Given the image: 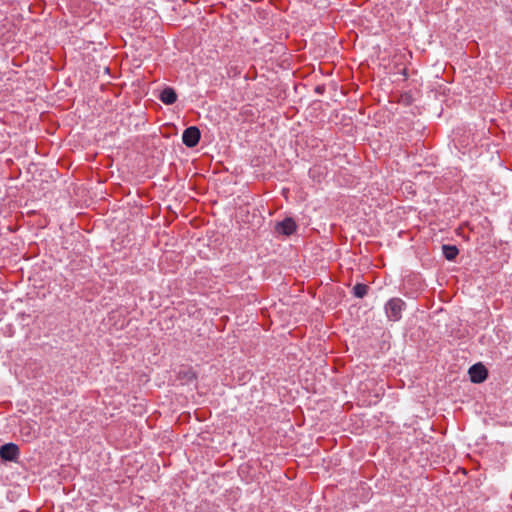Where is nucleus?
I'll return each instance as SVG.
<instances>
[{
	"instance_id": "obj_1",
	"label": "nucleus",
	"mask_w": 512,
	"mask_h": 512,
	"mask_svg": "<svg viewBox=\"0 0 512 512\" xmlns=\"http://www.w3.org/2000/svg\"><path fill=\"white\" fill-rule=\"evenodd\" d=\"M405 306L406 304L401 298L395 297L388 300L384 307L388 320L393 322L399 321Z\"/></svg>"
},
{
	"instance_id": "obj_2",
	"label": "nucleus",
	"mask_w": 512,
	"mask_h": 512,
	"mask_svg": "<svg viewBox=\"0 0 512 512\" xmlns=\"http://www.w3.org/2000/svg\"><path fill=\"white\" fill-rule=\"evenodd\" d=\"M201 133L198 127L190 126L183 131L182 142L189 148L195 147L200 140Z\"/></svg>"
},
{
	"instance_id": "obj_3",
	"label": "nucleus",
	"mask_w": 512,
	"mask_h": 512,
	"mask_svg": "<svg viewBox=\"0 0 512 512\" xmlns=\"http://www.w3.org/2000/svg\"><path fill=\"white\" fill-rule=\"evenodd\" d=\"M19 455V447L14 443H6L0 447V457L4 461L16 462Z\"/></svg>"
},
{
	"instance_id": "obj_4",
	"label": "nucleus",
	"mask_w": 512,
	"mask_h": 512,
	"mask_svg": "<svg viewBox=\"0 0 512 512\" xmlns=\"http://www.w3.org/2000/svg\"><path fill=\"white\" fill-rule=\"evenodd\" d=\"M468 372L473 383H482L488 377V370L481 363L472 365Z\"/></svg>"
},
{
	"instance_id": "obj_5",
	"label": "nucleus",
	"mask_w": 512,
	"mask_h": 512,
	"mask_svg": "<svg viewBox=\"0 0 512 512\" xmlns=\"http://www.w3.org/2000/svg\"><path fill=\"white\" fill-rule=\"evenodd\" d=\"M276 231L283 235H291L296 230V224L293 219L286 218L281 222H278L275 227Z\"/></svg>"
},
{
	"instance_id": "obj_6",
	"label": "nucleus",
	"mask_w": 512,
	"mask_h": 512,
	"mask_svg": "<svg viewBox=\"0 0 512 512\" xmlns=\"http://www.w3.org/2000/svg\"><path fill=\"white\" fill-rule=\"evenodd\" d=\"M159 99L166 105L174 104L177 100V94L171 87L164 88L159 96Z\"/></svg>"
},
{
	"instance_id": "obj_7",
	"label": "nucleus",
	"mask_w": 512,
	"mask_h": 512,
	"mask_svg": "<svg viewBox=\"0 0 512 512\" xmlns=\"http://www.w3.org/2000/svg\"><path fill=\"white\" fill-rule=\"evenodd\" d=\"M442 251H443L444 257L449 261L454 260L459 253V250L456 246L447 245V244L442 246Z\"/></svg>"
},
{
	"instance_id": "obj_8",
	"label": "nucleus",
	"mask_w": 512,
	"mask_h": 512,
	"mask_svg": "<svg viewBox=\"0 0 512 512\" xmlns=\"http://www.w3.org/2000/svg\"><path fill=\"white\" fill-rule=\"evenodd\" d=\"M21 435L25 437L26 441H31L36 437V431L30 424L25 423L21 426Z\"/></svg>"
},
{
	"instance_id": "obj_9",
	"label": "nucleus",
	"mask_w": 512,
	"mask_h": 512,
	"mask_svg": "<svg viewBox=\"0 0 512 512\" xmlns=\"http://www.w3.org/2000/svg\"><path fill=\"white\" fill-rule=\"evenodd\" d=\"M369 287L366 284L357 283L352 290V293L357 298H363L367 295Z\"/></svg>"
}]
</instances>
